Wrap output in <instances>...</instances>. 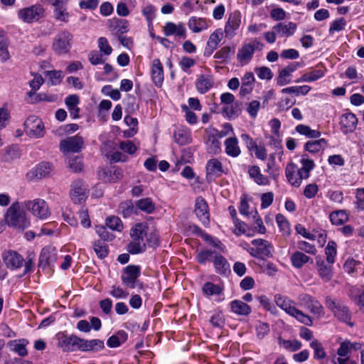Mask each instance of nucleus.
Segmentation results:
<instances>
[{"instance_id":"nucleus-1","label":"nucleus","mask_w":364,"mask_h":364,"mask_svg":"<svg viewBox=\"0 0 364 364\" xmlns=\"http://www.w3.org/2000/svg\"><path fill=\"white\" fill-rule=\"evenodd\" d=\"M148 230L149 226L146 223H137L131 228V241L127 245L129 253L139 254L145 251Z\"/></svg>"},{"instance_id":"nucleus-2","label":"nucleus","mask_w":364,"mask_h":364,"mask_svg":"<svg viewBox=\"0 0 364 364\" xmlns=\"http://www.w3.org/2000/svg\"><path fill=\"white\" fill-rule=\"evenodd\" d=\"M274 300L278 307L282 309L288 315L295 318L298 321L307 326L312 324V320L310 316L297 309L294 300L279 294L274 296Z\"/></svg>"},{"instance_id":"nucleus-3","label":"nucleus","mask_w":364,"mask_h":364,"mask_svg":"<svg viewBox=\"0 0 364 364\" xmlns=\"http://www.w3.org/2000/svg\"><path fill=\"white\" fill-rule=\"evenodd\" d=\"M6 223L21 230L30 226V221L26 217L23 206L18 202L14 203L5 214Z\"/></svg>"},{"instance_id":"nucleus-4","label":"nucleus","mask_w":364,"mask_h":364,"mask_svg":"<svg viewBox=\"0 0 364 364\" xmlns=\"http://www.w3.org/2000/svg\"><path fill=\"white\" fill-rule=\"evenodd\" d=\"M73 36L67 30L58 32L52 43L53 51L58 55L68 53L72 48Z\"/></svg>"},{"instance_id":"nucleus-5","label":"nucleus","mask_w":364,"mask_h":364,"mask_svg":"<svg viewBox=\"0 0 364 364\" xmlns=\"http://www.w3.org/2000/svg\"><path fill=\"white\" fill-rule=\"evenodd\" d=\"M46 9L41 4H36L19 9L17 16L23 23H33L43 18Z\"/></svg>"},{"instance_id":"nucleus-6","label":"nucleus","mask_w":364,"mask_h":364,"mask_svg":"<svg viewBox=\"0 0 364 364\" xmlns=\"http://www.w3.org/2000/svg\"><path fill=\"white\" fill-rule=\"evenodd\" d=\"M24 131L28 136L41 138L45 134V127L41 119L36 116L28 117L24 122Z\"/></svg>"},{"instance_id":"nucleus-7","label":"nucleus","mask_w":364,"mask_h":364,"mask_svg":"<svg viewBox=\"0 0 364 364\" xmlns=\"http://www.w3.org/2000/svg\"><path fill=\"white\" fill-rule=\"evenodd\" d=\"M262 46L257 40L250 43H244L238 49L237 60L242 66L247 65L252 59L255 50Z\"/></svg>"},{"instance_id":"nucleus-8","label":"nucleus","mask_w":364,"mask_h":364,"mask_svg":"<svg viewBox=\"0 0 364 364\" xmlns=\"http://www.w3.org/2000/svg\"><path fill=\"white\" fill-rule=\"evenodd\" d=\"M24 207L30 210L32 214L41 220L47 219L50 212L46 202L43 199H35L24 202Z\"/></svg>"},{"instance_id":"nucleus-9","label":"nucleus","mask_w":364,"mask_h":364,"mask_svg":"<svg viewBox=\"0 0 364 364\" xmlns=\"http://www.w3.org/2000/svg\"><path fill=\"white\" fill-rule=\"evenodd\" d=\"M57 346L64 352H73L78 350L80 337L64 332H60L56 335Z\"/></svg>"},{"instance_id":"nucleus-10","label":"nucleus","mask_w":364,"mask_h":364,"mask_svg":"<svg viewBox=\"0 0 364 364\" xmlns=\"http://www.w3.org/2000/svg\"><path fill=\"white\" fill-rule=\"evenodd\" d=\"M285 176L288 183L296 188L299 187L302 181L308 178L307 173H303L297 165L291 162L285 168Z\"/></svg>"},{"instance_id":"nucleus-11","label":"nucleus","mask_w":364,"mask_h":364,"mask_svg":"<svg viewBox=\"0 0 364 364\" xmlns=\"http://www.w3.org/2000/svg\"><path fill=\"white\" fill-rule=\"evenodd\" d=\"M252 247L249 252L251 255L257 257H270L273 252V246L268 241L263 239H255L252 240Z\"/></svg>"},{"instance_id":"nucleus-12","label":"nucleus","mask_w":364,"mask_h":364,"mask_svg":"<svg viewBox=\"0 0 364 364\" xmlns=\"http://www.w3.org/2000/svg\"><path fill=\"white\" fill-rule=\"evenodd\" d=\"M298 303L300 306L308 309L311 314L321 316L323 314V309L321 304L311 295L307 294H300L298 298Z\"/></svg>"},{"instance_id":"nucleus-13","label":"nucleus","mask_w":364,"mask_h":364,"mask_svg":"<svg viewBox=\"0 0 364 364\" xmlns=\"http://www.w3.org/2000/svg\"><path fill=\"white\" fill-rule=\"evenodd\" d=\"M83 147L84 140L78 135L68 137L62 140L60 144L61 151L65 154L80 152Z\"/></svg>"},{"instance_id":"nucleus-14","label":"nucleus","mask_w":364,"mask_h":364,"mask_svg":"<svg viewBox=\"0 0 364 364\" xmlns=\"http://www.w3.org/2000/svg\"><path fill=\"white\" fill-rule=\"evenodd\" d=\"M242 15L240 11H235L230 13L224 27V33L226 38H232L241 24Z\"/></svg>"},{"instance_id":"nucleus-15","label":"nucleus","mask_w":364,"mask_h":364,"mask_svg":"<svg viewBox=\"0 0 364 364\" xmlns=\"http://www.w3.org/2000/svg\"><path fill=\"white\" fill-rule=\"evenodd\" d=\"M140 275V268L136 265H128L121 275V279L127 287L134 289L138 283Z\"/></svg>"},{"instance_id":"nucleus-16","label":"nucleus","mask_w":364,"mask_h":364,"mask_svg":"<svg viewBox=\"0 0 364 364\" xmlns=\"http://www.w3.org/2000/svg\"><path fill=\"white\" fill-rule=\"evenodd\" d=\"M326 305L340 321L348 323L350 315L348 309L341 302L327 297L326 299Z\"/></svg>"},{"instance_id":"nucleus-17","label":"nucleus","mask_w":364,"mask_h":364,"mask_svg":"<svg viewBox=\"0 0 364 364\" xmlns=\"http://www.w3.org/2000/svg\"><path fill=\"white\" fill-rule=\"evenodd\" d=\"M87 186L80 180L73 181L71 185L70 197L75 203H81L87 198Z\"/></svg>"},{"instance_id":"nucleus-18","label":"nucleus","mask_w":364,"mask_h":364,"mask_svg":"<svg viewBox=\"0 0 364 364\" xmlns=\"http://www.w3.org/2000/svg\"><path fill=\"white\" fill-rule=\"evenodd\" d=\"M224 34L221 28H218L209 36L204 49V56L209 57L213 53L223 41Z\"/></svg>"},{"instance_id":"nucleus-19","label":"nucleus","mask_w":364,"mask_h":364,"mask_svg":"<svg viewBox=\"0 0 364 364\" xmlns=\"http://www.w3.org/2000/svg\"><path fill=\"white\" fill-rule=\"evenodd\" d=\"M164 34L166 36H174L178 38L185 39L187 36V31L182 22L177 23L168 21L166 22L163 28Z\"/></svg>"},{"instance_id":"nucleus-20","label":"nucleus","mask_w":364,"mask_h":364,"mask_svg":"<svg viewBox=\"0 0 364 364\" xmlns=\"http://www.w3.org/2000/svg\"><path fill=\"white\" fill-rule=\"evenodd\" d=\"M187 24L192 33H199L208 30L212 24V21L203 17L191 16L188 18Z\"/></svg>"},{"instance_id":"nucleus-21","label":"nucleus","mask_w":364,"mask_h":364,"mask_svg":"<svg viewBox=\"0 0 364 364\" xmlns=\"http://www.w3.org/2000/svg\"><path fill=\"white\" fill-rule=\"evenodd\" d=\"M316 269L320 278L324 282H329L333 275V264L325 261L321 257H317L316 261Z\"/></svg>"},{"instance_id":"nucleus-22","label":"nucleus","mask_w":364,"mask_h":364,"mask_svg":"<svg viewBox=\"0 0 364 364\" xmlns=\"http://www.w3.org/2000/svg\"><path fill=\"white\" fill-rule=\"evenodd\" d=\"M2 259L6 266L11 269H17L22 267L23 258L13 250L6 251L2 255Z\"/></svg>"},{"instance_id":"nucleus-23","label":"nucleus","mask_w":364,"mask_h":364,"mask_svg":"<svg viewBox=\"0 0 364 364\" xmlns=\"http://www.w3.org/2000/svg\"><path fill=\"white\" fill-rule=\"evenodd\" d=\"M339 124L341 131L344 134H347L355 129L358 119L354 114L346 112L341 115Z\"/></svg>"},{"instance_id":"nucleus-24","label":"nucleus","mask_w":364,"mask_h":364,"mask_svg":"<svg viewBox=\"0 0 364 364\" xmlns=\"http://www.w3.org/2000/svg\"><path fill=\"white\" fill-rule=\"evenodd\" d=\"M195 212L198 219L205 225L209 223L208 206L204 198L198 197L195 203Z\"/></svg>"},{"instance_id":"nucleus-25","label":"nucleus","mask_w":364,"mask_h":364,"mask_svg":"<svg viewBox=\"0 0 364 364\" xmlns=\"http://www.w3.org/2000/svg\"><path fill=\"white\" fill-rule=\"evenodd\" d=\"M225 153L230 157L236 158L241 154L238 139L235 135L227 138L224 141Z\"/></svg>"},{"instance_id":"nucleus-26","label":"nucleus","mask_w":364,"mask_h":364,"mask_svg":"<svg viewBox=\"0 0 364 364\" xmlns=\"http://www.w3.org/2000/svg\"><path fill=\"white\" fill-rule=\"evenodd\" d=\"M326 68L321 65H318L316 66L315 68L310 70L309 71L304 73L300 79L296 80V82H314L316 80H318L323 77L325 75L326 73Z\"/></svg>"},{"instance_id":"nucleus-27","label":"nucleus","mask_w":364,"mask_h":364,"mask_svg":"<svg viewBox=\"0 0 364 364\" xmlns=\"http://www.w3.org/2000/svg\"><path fill=\"white\" fill-rule=\"evenodd\" d=\"M79 348L80 351H99L104 348V342L100 339L86 340L80 338Z\"/></svg>"},{"instance_id":"nucleus-28","label":"nucleus","mask_w":364,"mask_h":364,"mask_svg":"<svg viewBox=\"0 0 364 364\" xmlns=\"http://www.w3.org/2000/svg\"><path fill=\"white\" fill-rule=\"evenodd\" d=\"M57 259V250L52 246L44 247L40 255L39 264L41 266L50 265Z\"/></svg>"},{"instance_id":"nucleus-29","label":"nucleus","mask_w":364,"mask_h":364,"mask_svg":"<svg viewBox=\"0 0 364 364\" xmlns=\"http://www.w3.org/2000/svg\"><path fill=\"white\" fill-rule=\"evenodd\" d=\"M51 171V165L48 162H42L34 167L27 176L31 180L41 179L47 176Z\"/></svg>"},{"instance_id":"nucleus-30","label":"nucleus","mask_w":364,"mask_h":364,"mask_svg":"<svg viewBox=\"0 0 364 364\" xmlns=\"http://www.w3.org/2000/svg\"><path fill=\"white\" fill-rule=\"evenodd\" d=\"M223 172L221 162L217 159L208 161L206 164V177L208 180H213L220 176Z\"/></svg>"},{"instance_id":"nucleus-31","label":"nucleus","mask_w":364,"mask_h":364,"mask_svg":"<svg viewBox=\"0 0 364 364\" xmlns=\"http://www.w3.org/2000/svg\"><path fill=\"white\" fill-rule=\"evenodd\" d=\"M214 79L211 75H198L196 81V87L200 94H205L208 92L213 86Z\"/></svg>"},{"instance_id":"nucleus-32","label":"nucleus","mask_w":364,"mask_h":364,"mask_svg":"<svg viewBox=\"0 0 364 364\" xmlns=\"http://www.w3.org/2000/svg\"><path fill=\"white\" fill-rule=\"evenodd\" d=\"M151 78L156 86H161L164 81V68L160 60H153L151 67Z\"/></svg>"},{"instance_id":"nucleus-33","label":"nucleus","mask_w":364,"mask_h":364,"mask_svg":"<svg viewBox=\"0 0 364 364\" xmlns=\"http://www.w3.org/2000/svg\"><path fill=\"white\" fill-rule=\"evenodd\" d=\"M274 29L279 37H289L295 33L296 24L293 22L279 23L274 26Z\"/></svg>"},{"instance_id":"nucleus-34","label":"nucleus","mask_w":364,"mask_h":364,"mask_svg":"<svg viewBox=\"0 0 364 364\" xmlns=\"http://www.w3.org/2000/svg\"><path fill=\"white\" fill-rule=\"evenodd\" d=\"M247 173L250 178L259 186H266L269 183L268 178L261 173L260 168L258 166H250Z\"/></svg>"},{"instance_id":"nucleus-35","label":"nucleus","mask_w":364,"mask_h":364,"mask_svg":"<svg viewBox=\"0 0 364 364\" xmlns=\"http://www.w3.org/2000/svg\"><path fill=\"white\" fill-rule=\"evenodd\" d=\"M208 136L205 141V144L208 147V150L210 153L213 154H218L220 151V142L219 138L216 134H213L210 131V127L206 129Z\"/></svg>"},{"instance_id":"nucleus-36","label":"nucleus","mask_w":364,"mask_h":364,"mask_svg":"<svg viewBox=\"0 0 364 364\" xmlns=\"http://www.w3.org/2000/svg\"><path fill=\"white\" fill-rule=\"evenodd\" d=\"M298 63H293L279 72V75L277 78V85L279 86H284L290 82L289 77L291 73H294L298 68Z\"/></svg>"},{"instance_id":"nucleus-37","label":"nucleus","mask_w":364,"mask_h":364,"mask_svg":"<svg viewBox=\"0 0 364 364\" xmlns=\"http://www.w3.org/2000/svg\"><path fill=\"white\" fill-rule=\"evenodd\" d=\"M290 260L292 266L296 269L301 268L309 262L313 263V259L301 251L293 252L290 257Z\"/></svg>"},{"instance_id":"nucleus-38","label":"nucleus","mask_w":364,"mask_h":364,"mask_svg":"<svg viewBox=\"0 0 364 364\" xmlns=\"http://www.w3.org/2000/svg\"><path fill=\"white\" fill-rule=\"evenodd\" d=\"M65 102L70 117L73 119L78 118L80 112V109L77 107L80 103L79 97L77 95H70L65 98Z\"/></svg>"},{"instance_id":"nucleus-39","label":"nucleus","mask_w":364,"mask_h":364,"mask_svg":"<svg viewBox=\"0 0 364 364\" xmlns=\"http://www.w3.org/2000/svg\"><path fill=\"white\" fill-rule=\"evenodd\" d=\"M175 141L181 145L190 144L192 141L191 132L186 127L178 128L173 133Z\"/></svg>"},{"instance_id":"nucleus-40","label":"nucleus","mask_w":364,"mask_h":364,"mask_svg":"<svg viewBox=\"0 0 364 364\" xmlns=\"http://www.w3.org/2000/svg\"><path fill=\"white\" fill-rule=\"evenodd\" d=\"M213 259V263L215 269V272L218 274H225L230 267L227 259L219 252H217Z\"/></svg>"},{"instance_id":"nucleus-41","label":"nucleus","mask_w":364,"mask_h":364,"mask_svg":"<svg viewBox=\"0 0 364 364\" xmlns=\"http://www.w3.org/2000/svg\"><path fill=\"white\" fill-rule=\"evenodd\" d=\"M124 123L129 127L123 132V136L127 138L132 137L138 132V120L136 118L127 115L124 119Z\"/></svg>"},{"instance_id":"nucleus-42","label":"nucleus","mask_w":364,"mask_h":364,"mask_svg":"<svg viewBox=\"0 0 364 364\" xmlns=\"http://www.w3.org/2000/svg\"><path fill=\"white\" fill-rule=\"evenodd\" d=\"M231 310L237 315L247 316L251 313L249 305L240 300H234L230 303Z\"/></svg>"},{"instance_id":"nucleus-43","label":"nucleus","mask_w":364,"mask_h":364,"mask_svg":"<svg viewBox=\"0 0 364 364\" xmlns=\"http://www.w3.org/2000/svg\"><path fill=\"white\" fill-rule=\"evenodd\" d=\"M28 341L26 339H19L11 341L9 343L11 349L20 356H26L28 354L26 348Z\"/></svg>"},{"instance_id":"nucleus-44","label":"nucleus","mask_w":364,"mask_h":364,"mask_svg":"<svg viewBox=\"0 0 364 364\" xmlns=\"http://www.w3.org/2000/svg\"><path fill=\"white\" fill-rule=\"evenodd\" d=\"M217 252V250H200L197 252L196 259L200 264H205L207 262H213L215 257L213 255H216Z\"/></svg>"},{"instance_id":"nucleus-45","label":"nucleus","mask_w":364,"mask_h":364,"mask_svg":"<svg viewBox=\"0 0 364 364\" xmlns=\"http://www.w3.org/2000/svg\"><path fill=\"white\" fill-rule=\"evenodd\" d=\"M127 339V333L124 331H119L115 335L110 336L107 340V346L110 348H117Z\"/></svg>"},{"instance_id":"nucleus-46","label":"nucleus","mask_w":364,"mask_h":364,"mask_svg":"<svg viewBox=\"0 0 364 364\" xmlns=\"http://www.w3.org/2000/svg\"><path fill=\"white\" fill-rule=\"evenodd\" d=\"M327 146V142L324 139H320L315 141H310L305 144V149L311 153H316L323 149Z\"/></svg>"},{"instance_id":"nucleus-47","label":"nucleus","mask_w":364,"mask_h":364,"mask_svg":"<svg viewBox=\"0 0 364 364\" xmlns=\"http://www.w3.org/2000/svg\"><path fill=\"white\" fill-rule=\"evenodd\" d=\"M136 206L141 210L146 213H151L155 210V203L150 198H145L140 199L136 202Z\"/></svg>"},{"instance_id":"nucleus-48","label":"nucleus","mask_w":364,"mask_h":364,"mask_svg":"<svg viewBox=\"0 0 364 364\" xmlns=\"http://www.w3.org/2000/svg\"><path fill=\"white\" fill-rule=\"evenodd\" d=\"M10 41L8 38H0V60L2 63L7 62L11 58L9 51Z\"/></svg>"},{"instance_id":"nucleus-49","label":"nucleus","mask_w":364,"mask_h":364,"mask_svg":"<svg viewBox=\"0 0 364 364\" xmlns=\"http://www.w3.org/2000/svg\"><path fill=\"white\" fill-rule=\"evenodd\" d=\"M329 218L332 224L336 225H341L348 220V215L345 210L334 211L330 214Z\"/></svg>"},{"instance_id":"nucleus-50","label":"nucleus","mask_w":364,"mask_h":364,"mask_svg":"<svg viewBox=\"0 0 364 364\" xmlns=\"http://www.w3.org/2000/svg\"><path fill=\"white\" fill-rule=\"evenodd\" d=\"M43 73L46 77H48L49 83L51 85H59L64 76L61 70H46Z\"/></svg>"},{"instance_id":"nucleus-51","label":"nucleus","mask_w":364,"mask_h":364,"mask_svg":"<svg viewBox=\"0 0 364 364\" xmlns=\"http://www.w3.org/2000/svg\"><path fill=\"white\" fill-rule=\"evenodd\" d=\"M295 130L301 135L309 138H318L321 132L317 130L311 129L309 126L305 124H299L295 127Z\"/></svg>"},{"instance_id":"nucleus-52","label":"nucleus","mask_w":364,"mask_h":364,"mask_svg":"<svg viewBox=\"0 0 364 364\" xmlns=\"http://www.w3.org/2000/svg\"><path fill=\"white\" fill-rule=\"evenodd\" d=\"M311 90V87L309 85L301 86H292L287 88H284L282 92L284 94H295L296 95H305Z\"/></svg>"},{"instance_id":"nucleus-53","label":"nucleus","mask_w":364,"mask_h":364,"mask_svg":"<svg viewBox=\"0 0 364 364\" xmlns=\"http://www.w3.org/2000/svg\"><path fill=\"white\" fill-rule=\"evenodd\" d=\"M203 293L208 297L213 295H219L222 292V288L212 282H206L202 287Z\"/></svg>"},{"instance_id":"nucleus-54","label":"nucleus","mask_w":364,"mask_h":364,"mask_svg":"<svg viewBox=\"0 0 364 364\" xmlns=\"http://www.w3.org/2000/svg\"><path fill=\"white\" fill-rule=\"evenodd\" d=\"M325 254L326 255V260L329 263L335 262V257L337 255V245L336 243L331 240L327 243V245L325 248Z\"/></svg>"},{"instance_id":"nucleus-55","label":"nucleus","mask_w":364,"mask_h":364,"mask_svg":"<svg viewBox=\"0 0 364 364\" xmlns=\"http://www.w3.org/2000/svg\"><path fill=\"white\" fill-rule=\"evenodd\" d=\"M279 344L282 346L285 349L291 352L296 351L301 348V343L297 340L290 341L284 340L279 338Z\"/></svg>"},{"instance_id":"nucleus-56","label":"nucleus","mask_w":364,"mask_h":364,"mask_svg":"<svg viewBox=\"0 0 364 364\" xmlns=\"http://www.w3.org/2000/svg\"><path fill=\"white\" fill-rule=\"evenodd\" d=\"M233 53L234 49L231 48V47L228 46H226L217 51L214 55V58L215 59L220 60L221 62H225L231 57Z\"/></svg>"},{"instance_id":"nucleus-57","label":"nucleus","mask_w":364,"mask_h":364,"mask_svg":"<svg viewBox=\"0 0 364 364\" xmlns=\"http://www.w3.org/2000/svg\"><path fill=\"white\" fill-rule=\"evenodd\" d=\"M363 287H353L350 289V296L355 301V302L360 306L361 307L364 306V303L363 301Z\"/></svg>"},{"instance_id":"nucleus-58","label":"nucleus","mask_w":364,"mask_h":364,"mask_svg":"<svg viewBox=\"0 0 364 364\" xmlns=\"http://www.w3.org/2000/svg\"><path fill=\"white\" fill-rule=\"evenodd\" d=\"M106 226L112 230L121 232L123 230V224L119 218L117 216L108 217L106 220Z\"/></svg>"},{"instance_id":"nucleus-59","label":"nucleus","mask_w":364,"mask_h":364,"mask_svg":"<svg viewBox=\"0 0 364 364\" xmlns=\"http://www.w3.org/2000/svg\"><path fill=\"white\" fill-rule=\"evenodd\" d=\"M93 250L96 255H97V257L100 259L106 257L108 254V247L104 242H94Z\"/></svg>"},{"instance_id":"nucleus-60","label":"nucleus","mask_w":364,"mask_h":364,"mask_svg":"<svg viewBox=\"0 0 364 364\" xmlns=\"http://www.w3.org/2000/svg\"><path fill=\"white\" fill-rule=\"evenodd\" d=\"M53 18L57 22L67 23L70 18L68 7L63 9V10H53Z\"/></svg>"},{"instance_id":"nucleus-61","label":"nucleus","mask_w":364,"mask_h":364,"mask_svg":"<svg viewBox=\"0 0 364 364\" xmlns=\"http://www.w3.org/2000/svg\"><path fill=\"white\" fill-rule=\"evenodd\" d=\"M210 131L213 134H216L218 138L220 139L227 136L231 134H232V136L235 135L233 128L232 125L229 123H225L223 125V129L221 131H219L213 127H210Z\"/></svg>"},{"instance_id":"nucleus-62","label":"nucleus","mask_w":364,"mask_h":364,"mask_svg":"<svg viewBox=\"0 0 364 364\" xmlns=\"http://www.w3.org/2000/svg\"><path fill=\"white\" fill-rule=\"evenodd\" d=\"M276 222L280 229V231L284 235H289L290 233V225L287 218L282 214L276 215Z\"/></svg>"},{"instance_id":"nucleus-63","label":"nucleus","mask_w":364,"mask_h":364,"mask_svg":"<svg viewBox=\"0 0 364 364\" xmlns=\"http://www.w3.org/2000/svg\"><path fill=\"white\" fill-rule=\"evenodd\" d=\"M109 293L112 297L117 299H126L129 296L128 291L117 285L112 286Z\"/></svg>"},{"instance_id":"nucleus-64","label":"nucleus","mask_w":364,"mask_h":364,"mask_svg":"<svg viewBox=\"0 0 364 364\" xmlns=\"http://www.w3.org/2000/svg\"><path fill=\"white\" fill-rule=\"evenodd\" d=\"M257 338L262 340L269 333V326L267 323L258 322L255 326Z\"/></svg>"}]
</instances>
